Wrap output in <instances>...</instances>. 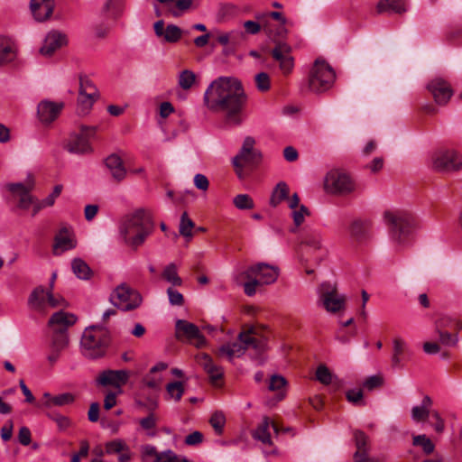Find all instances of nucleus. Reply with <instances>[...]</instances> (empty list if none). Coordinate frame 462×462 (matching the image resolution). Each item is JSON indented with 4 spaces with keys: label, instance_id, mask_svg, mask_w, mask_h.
<instances>
[{
    "label": "nucleus",
    "instance_id": "53",
    "mask_svg": "<svg viewBox=\"0 0 462 462\" xmlns=\"http://www.w3.org/2000/svg\"><path fill=\"white\" fill-rule=\"evenodd\" d=\"M236 279L238 282L244 279L247 280V282L244 283V291L247 296H254L256 292V287L262 285L254 276H253V278H245L241 276L240 273Z\"/></svg>",
    "mask_w": 462,
    "mask_h": 462
},
{
    "label": "nucleus",
    "instance_id": "56",
    "mask_svg": "<svg viewBox=\"0 0 462 462\" xmlns=\"http://www.w3.org/2000/svg\"><path fill=\"white\" fill-rule=\"evenodd\" d=\"M255 84L260 91H267L270 88V77L265 72H260L255 75Z\"/></svg>",
    "mask_w": 462,
    "mask_h": 462
},
{
    "label": "nucleus",
    "instance_id": "57",
    "mask_svg": "<svg viewBox=\"0 0 462 462\" xmlns=\"http://www.w3.org/2000/svg\"><path fill=\"white\" fill-rule=\"evenodd\" d=\"M317 379L323 384H329L332 382V374L325 365H319L316 371Z\"/></svg>",
    "mask_w": 462,
    "mask_h": 462
},
{
    "label": "nucleus",
    "instance_id": "19",
    "mask_svg": "<svg viewBox=\"0 0 462 462\" xmlns=\"http://www.w3.org/2000/svg\"><path fill=\"white\" fill-rule=\"evenodd\" d=\"M76 239L72 230L68 226L61 227L54 238L53 254L60 255L76 247Z\"/></svg>",
    "mask_w": 462,
    "mask_h": 462
},
{
    "label": "nucleus",
    "instance_id": "51",
    "mask_svg": "<svg viewBox=\"0 0 462 462\" xmlns=\"http://www.w3.org/2000/svg\"><path fill=\"white\" fill-rule=\"evenodd\" d=\"M209 422L217 434H222L224 426L226 424V417L221 411L214 412L209 420Z\"/></svg>",
    "mask_w": 462,
    "mask_h": 462
},
{
    "label": "nucleus",
    "instance_id": "29",
    "mask_svg": "<svg viewBox=\"0 0 462 462\" xmlns=\"http://www.w3.org/2000/svg\"><path fill=\"white\" fill-rule=\"evenodd\" d=\"M432 399L429 395H425L420 405L411 408V416L413 421H425L432 412Z\"/></svg>",
    "mask_w": 462,
    "mask_h": 462
},
{
    "label": "nucleus",
    "instance_id": "12",
    "mask_svg": "<svg viewBox=\"0 0 462 462\" xmlns=\"http://www.w3.org/2000/svg\"><path fill=\"white\" fill-rule=\"evenodd\" d=\"M324 186L328 192L337 195H347L356 189L352 178L347 173L337 170L328 172Z\"/></svg>",
    "mask_w": 462,
    "mask_h": 462
},
{
    "label": "nucleus",
    "instance_id": "9",
    "mask_svg": "<svg viewBox=\"0 0 462 462\" xmlns=\"http://www.w3.org/2000/svg\"><path fill=\"white\" fill-rule=\"evenodd\" d=\"M319 301L329 313H337L346 309V297L339 293L336 284L322 282L318 288Z\"/></svg>",
    "mask_w": 462,
    "mask_h": 462
},
{
    "label": "nucleus",
    "instance_id": "45",
    "mask_svg": "<svg viewBox=\"0 0 462 462\" xmlns=\"http://www.w3.org/2000/svg\"><path fill=\"white\" fill-rule=\"evenodd\" d=\"M69 345L68 332L52 331L51 348L63 351Z\"/></svg>",
    "mask_w": 462,
    "mask_h": 462
},
{
    "label": "nucleus",
    "instance_id": "42",
    "mask_svg": "<svg viewBox=\"0 0 462 462\" xmlns=\"http://www.w3.org/2000/svg\"><path fill=\"white\" fill-rule=\"evenodd\" d=\"M287 384L286 379L280 374H273L269 380L268 389L272 392H279L278 400L281 401L284 397V387Z\"/></svg>",
    "mask_w": 462,
    "mask_h": 462
},
{
    "label": "nucleus",
    "instance_id": "58",
    "mask_svg": "<svg viewBox=\"0 0 462 462\" xmlns=\"http://www.w3.org/2000/svg\"><path fill=\"white\" fill-rule=\"evenodd\" d=\"M347 401L355 405H365L363 402V392L361 389L348 390L346 393Z\"/></svg>",
    "mask_w": 462,
    "mask_h": 462
},
{
    "label": "nucleus",
    "instance_id": "37",
    "mask_svg": "<svg viewBox=\"0 0 462 462\" xmlns=\"http://www.w3.org/2000/svg\"><path fill=\"white\" fill-rule=\"evenodd\" d=\"M378 14L386 11H393L397 14H402L406 11L404 0H380L376 5Z\"/></svg>",
    "mask_w": 462,
    "mask_h": 462
},
{
    "label": "nucleus",
    "instance_id": "39",
    "mask_svg": "<svg viewBox=\"0 0 462 462\" xmlns=\"http://www.w3.org/2000/svg\"><path fill=\"white\" fill-rule=\"evenodd\" d=\"M62 189H63L62 185H60V184L56 185L54 187L52 192L47 198H45L44 199H42V200H38V202H36V204L34 205V208L32 210V215L34 217L42 209L48 208V207H52L55 203L56 199L60 195Z\"/></svg>",
    "mask_w": 462,
    "mask_h": 462
},
{
    "label": "nucleus",
    "instance_id": "20",
    "mask_svg": "<svg viewBox=\"0 0 462 462\" xmlns=\"http://www.w3.org/2000/svg\"><path fill=\"white\" fill-rule=\"evenodd\" d=\"M273 58L279 62L280 69L283 74H290L294 67V60L291 55V47L286 43H279L272 51Z\"/></svg>",
    "mask_w": 462,
    "mask_h": 462
},
{
    "label": "nucleus",
    "instance_id": "21",
    "mask_svg": "<svg viewBox=\"0 0 462 462\" xmlns=\"http://www.w3.org/2000/svg\"><path fill=\"white\" fill-rule=\"evenodd\" d=\"M428 89L439 105H445L453 95L450 85L441 79H435L428 84Z\"/></svg>",
    "mask_w": 462,
    "mask_h": 462
},
{
    "label": "nucleus",
    "instance_id": "50",
    "mask_svg": "<svg viewBox=\"0 0 462 462\" xmlns=\"http://www.w3.org/2000/svg\"><path fill=\"white\" fill-rule=\"evenodd\" d=\"M182 35V31L180 27L175 24H169L165 29L163 39L167 42H177Z\"/></svg>",
    "mask_w": 462,
    "mask_h": 462
},
{
    "label": "nucleus",
    "instance_id": "59",
    "mask_svg": "<svg viewBox=\"0 0 462 462\" xmlns=\"http://www.w3.org/2000/svg\"><path fill=\"white\" fill-rule=\"evenodd\" d=\"M383 383V377L380 375H371L367 377L364 383L363 386L369 391H372L377 387H380Z\"/></svg>",
    "mask_w": 462,
    "mask_h": 462
},
{
    "label": "nucleus",
    "instance_id": "35",
    "mask_svg": "<svg viewBox=\"0 0 462 462\" xmlns=\"http://www.w3.org/2000/svg\"><path fill=\"white\" fill-rule=\"evenodd\" d=\"M106 165L109 169L113 178L117 181L125 179L126 171L123 165L121 158L116 154H111L106 159Z\"/></svg>",
    "mask_w": 462,
    "mask_h": 462
},
{
    "label": "nucleus",
    "instance_id": "4",
    "mask_svg": "<svg viewBox=\"0 0 462 462\" xmlns=\"http://www.w3.org/2000/svg\"><path fill=\"white\" fill-rule=\"evenodd\" d=\"M109 340V333L105 327L97 325L86 328L80 341L83 355L92 359L103 356Z\"/></svg>",
    "mask_w": 462,
    "mask_h": 462
},
{
    "label": "nucleus",
    "instance_id": "49",
    "mask_svg": "<svg viewBox=\"0 0 462 462\" xmlns=\"http://www.w3.org/2000/svg\"><path fill=\"white\" fill-rule=\"evenodd\" d=\"M194 222L189 217L187 212H183L180 222V234L185 237L190 238L192 236V228Z\"/></svg>",
    "mask_w": 462,
    "mask_h": 462
},
{
    "label": "nucleus",
    "instance_id": "10",
    "mask_svg": "<svg viewBox=\"0 0 462 462\" xmlns=\"http://www.w3.org/2000/svg\"><path fill=\"white\" fill-rule=\"evenodd\" d=\"M109 301L116 308L129 311L137 309L143 301L141 294L125 283L118 285L111 293Z\"/></svg>",
    "mask_w": 462,
    "mask_h": 462
},
{
    "label": "nucleus",
    "instance_id": "16",
    "mask_svg": "<svg viewBox=\"0 0 462 462\" xmlns=\"http://www.w3.org/2000/svg\"><path fill=\"white\" fill-rule=\"evenodd\" d=\"M176 337L179 340L188 342L197 347H202L205 343V337L200 333L199 328L187 320L178 319L175 325Z\"/></svg>",
    "mask_w": 462,
    "mask_h": 462
},
{
    "label": "nucleus",
    "instance_id": "5",
    "mask_svg": "<svg viewBox=\"0 0 462 462\" xmlns=\"http://www.w3.org/2000/svg\"><path fill=\"white\" fill-rule=\"evenodd\" d=\"M384 220L389 227L391 240L397 245H406L414 228L412 217L405 212L386 211Z\"/></svg>",
    "mask_w": 462,
    "mask_h": 462
},
{
    "label": "nucleus",
    "instance_id": "60",
    "mask_svg": "<svg viewBox=\"0 0 462 462\" xmlns=\"http://www.w3.org/2000/svg\"><path fill=\"white\" fill-rule=\"evenodd\" d=\"M167 294L169 297V301L171 305H177V306L182 305L184 299H183V295L180 292H179L172 287H170L167 289Z\"/></svg>",
    "mask_w": 462,
    "mask_h": 462
},
{
    "label": "nucleus",
    "instance_id": "31",
    "mask_svg": "<svg viewBox=\"0 0 462 462\" xmlns=\"http://www.w3.org/2000/svg\"><path fill=\"white\" fill-rule=\"evenodd\" d=\"M354 439L356 446V451L354 454L355 461L359 462L360 460H375L374 458H371L367 456V435L362 430H355Z\"/></svg>",
    "mask_w": 462,
    "mask_h": 462
},
{
    "label": "nucleus",
    "instance_id": "46",
    "mask_svg": "<svg viewBox=\"0 0 462 462\" xmlns=\"http://www.w3.org/2000/svg\"><path fill=\"white\" fill-rule=\"evenodd\" d=\"M412 445L420 447L426 455L433 453L435 445L425 434L416 435L412 438Z\"/></svg>",
    "mask_w": 462,
    "mask_h": 462
},
{
    "label": "nucleus",
    "instance_id": "54",
    "mask_svg": "<svg viewBox=\"0 0 462 462\" xmlns=\"http://www.w3.org/2000/svg\"><path fill=\"white\" fill-rule=\"evenodd\" d=\"M310 215L309 208L300 205L299 208L291 210V217L295 227H299L305 220V217Z\"/></svg>",
    "mask_w": 462,
    "mask_h": 462
},
{
    "label": "nucleus",
    "instance_id": "41",
    "mask_svg": "<svg viewBox=\"0 0 462 462\" xmlns=\"http://www.w3.org/2000/svg\"><path fill=\"white\" fill-rule=\"evenodd\" d=\"M185 393L183 383L171 382L166 385V400L180 402Z\"/></svg>",
    "mask_w": 462,
    "mask_h": 462
},
{
    "label": "nucleus",
    "instance_id": "38",
    "mask_svg": "<svg viewBox=\"0 0 462 462\" xmlns=\"http://www.w3.org/2000/svg\"><path fill=\"white\" fill-rule=\"evenodd\" d=\"M289 192L290 188L287 185V183L284 181H280L279 183L276 184L272 192L270 205L273 208L277 207L283 200H286V199H288Z\"/></svg>",
    "mask_w": 462,
    "mask_h": 462
},
{
    "label": "nucleus",
    "instance_id": "23",
    "mask_svg": "<svg viewBox=\"0 0 462 462\" xmlns=\"http://www.w3.org/2000/svg\"><path fill=\"white\" fill-rule=\"evenodd\" d=\"M77 321L75 315L65 312H55L49 320V326L52 331L68 332V328Z\"/></svg>",
    "mask_w": 462,
    "mask_h": 462
},
{
    "label": "nucleus",
    "instance_id": "30",
    "mask_svg": "<svg viewBox=\"0 0 462 462\" xmlns=\"http://www.w3.org/2000/svg\"><path fill=\"white\" fill-rule=\"evenodd\" d=\"M243 36V32L232 31L229 32H221L217 36V42L226 47L224 50V54L230 55L235 53L236 47L239 43L240 38Z\"/></svg>",
    "mask_w": 462,
    "mask_h": 462
},
{
    "label": "nucleus",
    "instance_id": "27",
    "mask_svg": "<svg viewBox=\"0 0 462 462\" xmlns=\"http://www.w3.org/2000/svg\"><path fill=\"white\" fill-rule=\"evenodd\" d=\"M277 433L278 427L275 423L271 422L268 417H263L262 422L252 432V437L264 445L272 446L273 440L270 433V427Z\"/></svg>",
    "mask_w": 462,
    "mask_h": 462
},
{
    "label": "nucleus",
    "instance_id": "63",
    "mask_svg": "<svg viewBox=\"0 0 462 462\" xmlns=\"http://www.w3.org/2000/svg\"><path fill=\"white\" fill-rule=\"evenodd\" d=\"M50 418L56 422L60 430H65L70 426L69 419L61 414H51Z\"/></svg>",
    "mask_w": 462,
    "mask_h": 462
},
{
    "label": "nucleus",
    "instance_id": "26",
    "mask_svg": "<svg viewBox=\"0 0 462 462\" xmlns=\"http://www.w3.org/2000/svg\"><path fill=\"white\" fill-rule=\"evenodd\" d=\"M75 401L74 394L70 393H63L55 396H52L49 393H44L38 404L40 408H51L53 406H65L73 403Z\"/></svg>",
    "mask_w": 462,
    "mask_h": 462
},
{
    "label": "nucleus",
    "instance_id": "8",
    "mask_svg": "<svg viewBox=\"0 0 462 462\" xmlns=\"http://www.w3.org/2000/svg\"><path fill=\"white\" fill-rule=\"evenodd\" d=\"M333 69L323 60H316L309 76V88L319 93L329 89L335 81Z\"/></svg>",
    "mask_w": 462,
    "mask_h": 462
},
{
    "label": "nucleus",
    "instance_id": "6",
    "mask_svg": "<svg viewBox=\"0 0 462 462\" xmlns=\"http://www.w3.org/2000/svg\"><path fill=\"white\" fill-rule=\"evenodd\" d=\"M321 233L311 227H306L300 236V250L302 261L319 263L326 253L323 247Z\"/></svg>",
    "mask_w": 462,
    "mask_h": 462
},
{
    "label": "nucleus",
    "instance_id": "52",
    "mask_svg": "<svg viewBox=\"0 0 462 462\" xmlns=\"http://www.w3.org/2000/svg\"><path fill=\"white\" fill-rule=\"evenodd\" d=\"M439 335V341L444 346H455L458 342L457 334H451L448 331H436Z\"/></svg>",
    "mask_w": 462,
    "mask_h": 462
},
{
    "label": "nucleus",
    "instance_id": "36",
    "mask_svg": "<svg viewBox=\"0 0 462 462\" xmlns=\"http://www.w3.org/2000/svg\"><path fill=\"white\" fill-rule=\"evenodd\" d=\"M15 58L14 42L4 36H0V65L11 62Z\"/></svg>",
    "mask_w": 462,
    "mask_h": 462
},
{
    "label": "nucleus",
    "instance_id": "11",
    "mask_svg": "<svg viewBox=\"0 0 462 462\" xmlns=\"http://www.w3.org/2000/svg\"><path fill=\"white\" fill-rule=\"evenodd\" d=\"M34 186V177L28 175L23 182L9 183L6 185V188L12 194L13 199L17 201V207L21 209L27 210L31 207H32L33 209L34 205L38 202V199L31 194Z\"/></svg>",
    "mask_w": 462,
    "mask_h": 462
},
{
    "label": "nucleus",
    "instance_id": "43",
    "mask_svg": "<svg viewBox=\"0 0 462 462\" xmlns=\"http://www.w3.org/2000/svg\"><path fill=\"white\" fill-rule=\"evenodd\" d=\"M162 278L173 286H180L182 284L181 278L178 275L177 266L171 263L168 264L162 271Z\"/></svg>",
    "mask_w": 462,
    "mask_h": 462
},
{
    "label": "nucleus",
    "instance_id": "48",
    "mask_svg": "<svg viewBox=\"0 0 462 462\" xmlns=\"http://www.w3.org/2000/svg\"><path fill=\"white\" fill-rule=\"evenodd\" d=\"M235 207L241 210L252 209L254 207L253 199L247 194H238L234 199Z\"/></svg>",
    "mask_w": 462,
    "mask_h": 462
},
{
    "label": "nucleus",
    "instance_id": "34",
    "mask_svg": "<svg viewBox=\"0 0 462 462\" xmlns=\"http://www.w3.org/2000/svg\"><path fill=\"white\" fill-rule=\"evenodd\" d=\"M166 368L167 365L165 363H158L153 365L143 379L145 385L152 389L160 388L162 383V376L159 373L164 371Z\"/></svg>",
    "mask_w": 462,
    "mask_h": 462
},
{
    "label": "nucleus",
    "instance_id": "3",
    "mask_svg": "<svg viewBox=\"0 0 462 462\" xmlns=\"http://www.w3.org/2000/svg\"><path fill=\"white\" fill-rule=\"evenodd\" d=\"M153 228L152 213L140 208L125 217L120 226V234L128 245L137 248L143 244Z\"/></svg>",
    "mask_w": 462,
    "mask_h": 462
},
{
    "label": "nucleus",
    "instance_id": "18",
    "mask_svg": "<svg viewBox=\"0 0 462 462\" xmlns=\"http://www.w3.org/2000/svg\"><path fill=\"white\" fill-rule=\"evenodd\" d=\"M67 35L60 31L52 30L46 35L40 53L43 56H51L56 51L67 45Z\"/></svg>",
    "mask_w": 462,
    "mask_h": 462
},
{
    "label": "nucleus",
    "instance_id": "61",
    "mask_svg": "<svg viewBox=\"0 0 462 462\" xmlns=\"http://www.w3.org/2000/svg\"><path fill=\"white\" fill-rule=\"evenodd\" d=\"M140 426L144 430H153L156 427V417L152 411L147 417H144L140 420Z\"/></svg>",
    "mask_w": 462,
    "mask_h": 462
},
{
    "label": "nucleus",
    "instance_id": "64",
    "mask_svg": "<svg viewBox=\"0 0 462 462\" xmlns=\"http://www.w3.org/2000/svg\"><path fill=\"white\" fill-rule=\"evenodd\" d=\"M177 459V455L171 449L160 452L154 462H174Z\"/></svg>",
    "mask_w": 462,
    "mask_h": 462
},
{
    "label": "nucleus",
    "instance_id": "62",
    "mask_svg": "<svg viewBox=\"0 0 462 462\" xmlns=\"http://www.w3.org/2000/svg\"><path fill=\"white\" fill-rule=\"evenodd\" d=\"M431 418L434 421H432L430 424L432 425L436 432H443L445 429V422L442 417L440 416L439 412L438 411H432Z\"/></svg>",
    "mask_w": 462,
    "mask_h": 462
},
{
    "label": "nucleus",
    "instance_id": "33",
    "mask_svg": "<svg viewBox=\"0 0 462 462\" xmlns=\"http://www.w3.org/2000/svg\"><path fill=\"white\" fill-rule=\"evenodd\" d=\"M49 291H45L42 286L35 288L28 300L29 306L38 311L46 310L47 295Z\"/></svg>",
    "mask_w": 462,
    "mask_h": 462
},
{
    "label": "nucleus",
    "instance_id": "1",
    "mask_svg": "<svg viewBox=\"0 0 462 462\" xmlns=\"http://www.w3.org/2000/svg\"><path fill=\"white\" fill-rule=\"evenodd\" d=\"M204 102L209 110L224 113L228 125L237 126L245 119L246 96L241 82L235 78L221 77L214 80L204 94Z\"/></svg>",
    "mask_w": 462,
    "mask_h": 462
},
{
    "label": "nucleus",
    "instance_id": "40",
    "mask_svg": "<svg viewBox=\"0 0 462 462\" xmlns=\"http://www.w3.org/2000/svg\"><path fill=\"white\" fill-rule=\"evenodd\" d=\"M71 268L74 274L81 280H88L92 275V271L88 264L80 258L72 260Z\"/></svg>",
    "mask_w": 462,
    "mask_h": 462
},
{
    "label": "nucleus",
    "instance_id": "13",
    "mask_svg": "<svg viewBox=\"0 0 462 462\" xmlns=\"http://www.w3.org/2000/svg\"><path fill=\"white\" fill-rule=\"evenodd\" d=\"M97 126L81 125L79 134H71L66 145L71 153H87L92 151L89 139L96 134Z\"/></svg>",
    "mask_w": 462,
    "mask_h": 462
},
{
    "label": "nucleus",
    "instance_id": "25",
    "mask_svg": "<svg viewBox=\"0 0 462 462\" xmlns=\"http://www.w3.org/2000/svg\"><path fill=\"white\" fill-rule=\"evenodd\" d=\"M62 107V103H55L48 100L42 101L38 105V116L42 123H51L58 117Z\"/></svg>",
    "mask_w": 462,
    "mask_h": 462
},
{
    "label": "nucleus",
    "instance_id": "44",
    "mask_svg": "<svg viewBox=\"0 0 462 462\" xmlns=\"http://www.w3.org/2000/svg\"><path fill=\"white\" fill-rule=\"evenodd\" d=\"M393 344V353L392 356V365L393 366L397 367L400 365L402 356L405 353L407 346L405 341L400 337L394 338Z\"/></svg>",
    "mask_w": 462,
    "mask_h": 462
},
{
    "label": "nucleus",
    "instance_id": "14",
    "mask_svg": "<svg viewBox=\"0 0 462 462\" xmlns=\"http://www.w3.org/2000/svg\"><path fill=\"white\" fill-rule=\"evenodd\" d=\"M98 97L97 87L88 77H80L78 97V111L86 115Z\"/></svg>",
    "mask_w": 462,
    "mask_h": 462
},
{
    "label": "nucleus",
    "instance_id": "32",
    "mask_svg": "<svg viewBox=\"0 0 462 462\" xmlns=\"http://www.w3.org/2000/svg\"><path fill=\"white\" fill-rule=\"evenodd\" d=\"M350 235L358 242L367 240L371 236V222L368 220H354L350 226Z\"/></svg>",
    "mask_w": 462,
    "mask_h": 462
},
{
    "label": "nucleus",
    "instance_id": "55",
    "mask_svg": "<svg viewBox=\"0 0 462 462\" xmlns=\"http://www.w3.org/2000/svg\"><path fill=\"white\" fill-rule=\"evenodd\" d=\"M127 450L128 447L122 439H115L106 444V452L107 454H120L121 452Z\"/></svg>",
    "mask_w": 462,
    "mask_h": 462
},
{
    "label": "nucleus",
    "instance_id": "24",
    "mask_svg": "<svg viewBox=\"0 0 462 462\" xmlns=\"http://www.w3.org/2000/svg\"><path fill=\"white\" fill-rule=\"evenodd\" d=\"M197 363L208 374L211 383H217L222 379L224 372L221 366L216 365L207 354H199L196 356Z\"/></svg>",
    "mask_w": 462,
    "mask_h": 462
},
{
    "label": "nucleus",
    "instance_id": "7",
    "mask_svg": "<svg viewBox=\"0 0 462 462\" xmlns=\"http://www.w3.org/2000/svg\"><path fill=\"white\" fill-rule=\"evenodd\" d=\"M255 140L252 136H246L243 142L239 152L233 158L232 162L238 178L244 177V168H254L261 160V152L254 148Z\"/></svg>",
    "mask_w": 462,
    "mask_h": 462
},
{
    "label": "nucleus",
    "instance_id": "22",
    "mask_svg": "<svg viewBox=\"0 0 462 462\" xmlns=\"http://www.w3.org/2000/svg\"><path fill=\"white\" fill-rule=\"evenodd\" d=\"M54 0H31L30 9L33 18L38 22L48 20L54 10Z\"/></svg>",
    "mask_w": 462,
    "mask_h": 462
},
{
    "label": "nucleus",
    "instance_id": "15",
    "mask_svg": "<svg viewBox=\"0 0 462 462\" xmlns=\"http://www.w3.org/2000/svg\"><path fill=\"white\" fill-rule=\"evenodd\" d=\"M433 167L440 171H458L462 168V161L455 150L441 149L432 156Z\"/></svg>",
    "mask_w": 462,
    "mask_h": 462
},
{
    "label": "nucleus",
    "instance_id": "47",
    "mask_svg": "<svg viewBox=\"0 0 462 462\" xmlns=\"http://www.w3.org/2000/svg\"><path fill=\"white\" fill-rule=\"evenodd\" d=\"M195 80V73L189 69H184L179 75L178 83L182 89L187 90L193 86Z\"/></svg>",
    "mask_w": 462,
    "mask_h": 462
},
{
    "label": "nucleus",
    "instance_id": "2",
    "mask_svg": "<svg viewBox=\"0 0 462 462\" xmlns=\"http://www.w3.org/2000/svg\"><path fill=\"white\" fill-rule=\"evenodd\" d=\"M266 349L267 338L251 328L241 332L237 341L223 345L218 349V355L232 361L234 358L243 356L245 350H249L252 357L262 364L264 361L263 355Z\"/></svg>",
    "mask_w": 462,
    "mask_h": 462
},
{
    "label": "nucleus",
    "instance_id": "17",
    "mask_svg": "<svg viewBox=\"0 0 462 462\" xmlns=\"http://www.w3.org/2000/svg\"><path fill=\"white\" fill-rule=\"evenodd\" d=\"M241 276L245 278H253V276H254L262 285H268L273 283L277 280L279 276V270L277 267L259 263L242 272Z\"/></svg>",
    "mask_w": 462,
    "mask_h": 462
},
{
    "label": "nucleus",
    "instance_id": "28",
    "mask_svg": "<svg viewBox=\"0 0 462 462\" xmlns=\"http://www.w3.org/2000/svg\"><path fill=\"white\" fill-rule=\"evenodd\" d=\"M128 380V373L125 370H107L103 372L97 382L101 385H113L120 387L125 384Z\"/></svg>",
    "mask_w": 462,
    "mask_h": 462
}]
</instances>
